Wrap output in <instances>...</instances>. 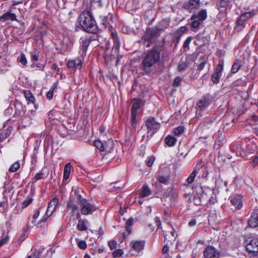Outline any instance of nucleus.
Returning a JSON list of instances; mask_svg holds the SVG:
<instances>
[{
  "label": "nucleus",
  "instance_id": "obj_1",
  "mask_svg": "<svg viewBox=\"0 0 258 258\" xmlns=\"http://www.w3.org/2000/svg\"><path fill=\"white\" fill-rule=\"evenodd\" d=\"M160 53L161 48L157 45H155L147 51L140 66V69L144 74L151 75L159 71L161 63Z\"/></svg>",
  "mask_w": 258,
  "mask_h": 258
},
{
  "label": "nucleus",
  "instance_id": "obj_2",
  "mask_svg": "<svg viewBox=\"0 0 258 258\" xmlns=\"http://www.w3.org/2000/svg\"><path fill=\"white\" fill-rule=\"evenodd\" d=\"M78 21L81 27L86 32L93 34L98 32L96 22L90 10L83 11L80 15Z\"/></svg>",
  "mask_w": 258,
  "mask_h": 258
},
{
  "label": "nucleus",
  "instance_id": "obj_3",
  "mask_svg": "<svg viewBox=\"0 0 258 258\" xmlns=\"http://www.w3.org/2000/svg\"><path fill=\"white\" fill-rule=\"evenodd\" d=\"M207 17V13L206 10H202L198 13L192 15L190 18L191 26L194 31L197 30L203 25L204 21Z\"/></svg>",
  "mask_w": 258,
  "mask_h": 258
},
{
  "label": "nucleus",
  "instance_id": "obj_4",
  "mask_svg": "<svg viewBox=\"0 0 258 258\" xmlns=\"http://www.w3.org/2000/svg\"><path fill=\"white\" fill-rule=\"evenodd\" d=\"M199 192H202V198L203 202L208 201L211 204L217 202L216 195L214 189L204 186L199 187Z\"/></svg>",
  "mask_w": 258,
  "mask_h": 258
},
{
  "label": "nucleus",
  "instance_id": "obj_5",
  "mask_svg": "<svg viewBox=\"0 0 258 258\" xmlns=\"http://www.w3.org/2000/svg\"><path fill=\"white\" fill-rule=\"evenodd\" d=\"M199 192H202V198L203 202L208 201L211 204L217 202L216 195L214 189L204 186L199 187Z\"/></svg>",
  "mask_w": 258,
  "mask_h": 258
},
{
  "label": "nucleus",
  "instance_id": "obj_6",
  "mask_svg": "<svg viewBox=\"0 0 258 258\" xmlns=\"http://www.w3.org/2000/svg\"><path fill=\"white\" fill-rule=\"evenodd\" d=\"M146 126L148 128L147 139L151 138L160 127L159 123L154 117L148 118L146 121Z\"/></svg>",
  "mask_w": 258,
  "mask_h": 258
},
{
  "label": "nucleus",
  "instance_id": "obj_7",
  "mask_svg": "<svg viewBox=\"0 0 258 258\" xmlns=\"http://www.w3.org/2000/svg\"><path fill=\"white\" fill-rule=\"evenodd\" d=\"M213 99V95L210 93H207L199 100L197 105L201 110H204L212 103Z\"/></svg>",
  "mask_w": 258,
  "mask_h": 258
},
{
  "label": "nucleus",
  "instance_id": "obj_8",
  "mask_svg": "<svg viewBox=\"0 0 258 258\" xmlns=\"http://www.w3.org/2000/svg\"><path fill=\"white\" fill-rule=\"evenodd\" d=\"M159 35V30L157 27H152L146 29L144 35L142 36L143 41H152L156 37Z\"/></svg>",
  "mask_w": 258,
  "mask_h": 258
},
{
  "label": "nucleus",
  "instance_id": "obj_9",
  "mask_svg": "<svg viewBox=\"0 0 258 258\" xmlns=\"http://www.w3.org/2000/svg\"><path fill=\"white\" fill-rule=\"evenodd\" d=\"M246 248L249 252H258V239L252 237H248L246 240Z\"/></svg>",
  "mask_w": 258,
  "mask_h": 258
},
{
  "label": "nucleus",
  "instance_id": "obj_10",
  "mask_svg": "<svg viewBox=\"0 0 258 258\" xmlns=\"http://www.w3.org/2000/svg\"><path fill=\"white\" fill-rule=\"evenodd\" d=\"M80 206L81 213L84 215L92 214L96 209L95 206L91 204L88 201L82 204Z\"/></svg>",
  "mask_w": 258,
  "mask_h": 258
},
{
  "label": "nucleus",
  "instance_id": "obj_11",
  "mask_svg": "<svg viewBox=\"0 0 258 258\" xmlns=\"http://www.w3.org/2000/svg\"><path fill=\"white\" fill-rule=\"evenodd\" d=\"M92 41V36L90 35H86L83 37H82L80 38V48L82 51V55L86 54V51L87 50L88 47L90 44L91 42Z\"/></svg>",
  "mask_w": 258,
  "mask_h": 258
},
{
  "label": "nucleus",
  "instance_id": "obj_12",
  "mask_svg": "<svg viewBox=\"0 0 258 258\" xmlns=\"http://www.w3.org/2000/svg\"><path fill=\"white\" fill-rule=\"evenodd\" d=\"M205 258H219V252L212 246L207 247L204 250Z\"/></svg>",
  "mask_w": 258,
  "mask_h": 258
},
{
  "label": "nucleus",
  "instance_id": "obj_13",
  "mask_svg": "<svg viewBox=\"0 0 258 258\" xmlns=\"http://www.w3.org/2000/svg\"><path fill=\"white\" fill-rule=\"evenodd\" d=\"M201 6L200 0H189L187 3L184 4V8L189 12H192L198 10Z\"/></svg>",
  "mask_w": 258,
  "mask_h": 258
},
{
  "label": "nucleus",
  "instance_id": "obj_14",
  "mask_svg": "<svg viewBox=\"0 0 258 258\" xmlns=\"http://www.w3.org/2000/svg\"><path fill=\"white\" fill-rule=\"evenodd\" d=\"M248 224L253 228L258 226V208H256L252 213L248 220Z\"/></svg>",
  "mask_w": 258,
  "mask_h": 258
},
{
  "label": "nucleus",
  "instance_id": "obj_15",
  "mask_svg": "<svg viewBox=\"0 0 258 258\" xmlns=\"http://www.w3.org/2000/svg\"><path fill=\"white\" fill-rule=\"evenodd\" d=\"M67 66L74 70L80 69L82 66V62L80 58H76L74 59L69 60L68 61Z\"/></svg>",
  "mask_w": 258,
  "mask_h": 258
},
{
  "label": "nucleus",
  "instance_id": "obj_16",
  "mask_svg": "<svg viewBox=\"0 0 258 258\" xmlns=\"http://www.w3.org/2000/svg\"><path fill=\"white\" fill-rule=\"evenodd\" d=\"M197 170V174H199V176L203 178H206L208 175V172L207 170V167L204 165H202L201 163L197 164L195 168Z\"/></svg>",
  "mask_w": 258,
  "mask_h": 258
},
{
  "label": "nucleus",
  "instance_id": "obj_17",
  "mask_svg": "<svg viewBox=\"0 0 258 258\" xmlns=\"http://www.w3.org/2000/svg\"><path fill=\"white\" fill-rule=\"evenodd\" d=\"M145 242L144 240H136L132 241L131 242V245L134 250L139 253L143 249L145 246Z\"/></svg>",
  "mask_w": 258,
  "mask_h": 258
},
{
  "label": "nucleus",
  "instance_id": "obj_18",
  "mask_svg": "<svg viewBox=\"0 0 258 258\" xmlns=\"http://www.w3.org/2000/svg\"><path fill=\"white\" fill-rule=\"evenodd\" d=\"M231 150L238 156L244 157L245 155L244 149L239 143L234 144L231 147Z\"/></svg>",
  "mask_w": 258,
  "mask_h": 258
},
{
  "label": "nucleus",
  "instance_id": "obj_19",
  "mask_svg": "<svg viewBox=\"0 0 258 258\" xmlns=\"http://www.w3.org/2000/svg\"><path fill=\"white\" fill-rule=\"evenodd\" d=\"M58 203V199L56 198L52 199L48 203L47 209L46 210L47 214L49 213L51 215L52 213L55 210L56 207Z\"/></svg>",
  "mask_w": 258,
  "mask_h": 258
},
{
  "label": "nucleus",
  "instance_id": "obj_20",
  "mask_svg": "<svg viewBox=\"0 0 258 258\" xmlns=\"http://www.w3.org/2000/svg\"><path fill=\"white\" fill-rule=\"evenodd\" d=\"M0 19L3 20L4 21H17L16 14L12 13L11 11H8L4 13L0 17Z\"/></svg>",
  "mask_w": 258,
  "mask_h": 258
},
{
  "label": "nucleus",
  "instance_id": "obj_21",
  "mask_svg": "<svg viewBox=\"0 0 258 258\" xmlns=\"http://www.w3.org/2000/svg\"><path fill=\"white\" fill-rule=\"evenodd\" d=\"M67 208L68 209L72 210V213H73L75 211L78 210V207L75 203V198L71 196L67 204Z\"/></svg>",
  "mask_w": 258,
  "mask_h": 258
},
{
  "label": "nucleus",
  "instance_id": "obj_22",
  "mask_svg": "<svg viewBox=\"0 0 258 258\" xmlns=\"http://www.w3.org/2000/svg\"><path fill=\"white\" fill-rule=\"evenodd\" d=\"M158 181L165 185L168 184L170 180V176L169 174H159L157 177Z\"/></svg>",
  "mask_w": 258,
  "mask_h": 258
},
{
  "label": "nucleus",
  "instance_id": "obj_23",
  "mask_svg": "<svg viewBox=\"0 0 258 258\" xmlns=\"http://www.w3.org/2000/svg\"><path fill=\"white\" fill-rule=\"evenodd\" d=\"M231 203L235 208L240 209L242 206V203L240 197H234L231 199Z\"/></svg>",
  "mask_w": 258,
  "mask_h": 258
},
{
  "label": "nucleus",
  "instance_id": "obj_24",
  "mask_svg": "<svg viewBox=\"0 0 258 258\" xmlns=\"http://www.w3.org/2000/svg\"><path fill=\"white\" fill-rule=\"evenodd\" d=\"M151 194V191L149 186L145 184L143 186L142 190L140 191V197L141 198H144L150 196Z\"/></svg>",
  "mask_w": 258,
  "mask_h": 258
},
{
  "label": "nucleus",
  "instance_id": "obj_25",
  "mask_svg": "<svg viewBox=\"0 0 258 258\" xmlns=\"http://www.w3.org/2000/svg\"><path fill=\"white\" fill-rule=\"evenodd\" d=\"M71 167L72 165L71 163H68L64 166L63 170V181L67 180L69 178L70 175Z\"/></svg>",
  "mask_w": 258,
  "mask_h": 258
},
{
  "label": "nucleus",
  "instance_id": "obj_26",
  "mask_svg": "<svg viewBox=\"0 0 258 258\" xmlns=\"http://www.w3.org/2000/svg\"><path fill=\"white\" fill-rule=\"evenodd\" d=\"M200 63L198 65L197 70L201 71L205 68V64L208 61V57L205 55L201 56L199 58Z\"/></svg>",
  "mask_w": 258,
  "mask_h": 258
},
{
  "label": "nucleus",
  "instance_id": "obj_27",
  "mask_svg": "<svg viewBox=\"0 0 258 258\" xmlns=\"http://www.w3.org/2000/svg\"><path fill=\"white\" fill-rule=\"evenodd\" d=\"M58 82H56L54 83L51 86L50 90L46 94V97L49 100H51L53 96V92L56 91L57 87Z\"/></svg>",
  "mask_w": 258,
  "mask_h": 258
},
{
  "label": "nucleus",
  "instance_id": "obj_28",
  "mask_svg": "<svg viewBox=\"0 0 258 258\" xmlns=\"http://www.w3.org/2000/svg\"><path fill=\"white\" fill-rule=\"evenodd\" d=\"M176 142V138L172 136H167L165 139V143L169 147L174 146Z\"/></svg>",
  "mask_w": 258,
  "mask_h": 258
},
{
  "label": "nucleus",
  "instance_id": "obj_29",
  "mask_svg": "<svg viewBox=\"0 0 258 258\" xmlns=\"http://www.w3.org/2000/svg\"><path fill=\"white\" fill-rule=\"evenodd\" d=\"M24 94L28 103H33L35 101V97L29 90H25Z\"/></svg>",
  "mask_w": 258,
  "mask_h": 258
},
{
  "label": "nucleus",
  "instance_id": "obj_30",
  "mask_svg": "<svg viewBox=\"0 0 258 258\" xmlns=\"http://www.w3.org/2000/svg\"><path fill=\"white\" fill-rule=\"evenodd\" d=\"M2 237H3V238L0 240V247L8 242L9 239L8 232L6 233V230L3 229Z\"/></svg>",
  "mask_w": 258,
  "mask_h": 258
},
{
  "label": "nucleus",
  "instance_id": "obj_31",
  "mask_svg": "<svg viewBox=\"0 0 258 258\" xmlns=\"http://www.w3.org/2000/svg\"><path fill=\"white\" fill-rule=\"evenodd\" d=\"M241 66L240 60L238 59L236 60L232 66L231 72L233 74L237 73L241 68Z\"/></svg>",
  "mask_w": 258,
  "mask_h": 258
},
{
  "label": "nucleus",
  "instance_id": "obj_32",
  "mask_svg": "<svg viewBox=\"0 0 258 258\" xmlns=\"http://www.w3.org/2000/svg\"><path fill=\"white\" fill-rule=\"evenodd\" d=\"M141 100L140 99H134L133 100L131 112L137 113V110L139 108Z\"/></svg>",
  "mask_w": 258,
  "mask_h": 258
},
{
  "label": "nucleus",
  "instance_id": "obj_33",
  "mask_svg": "<svg viewBox=\"0 0 258 258\" xmlns=\"http://www.w3.org/2000/svg\"><path fill=\"white\" fill-rule=\"evenodd\" d=\"M169 25V22L168 20L163 19L160 22L157 28L159 31L164 30L167 28Z\"/></svg>",
  "mask_w": 258,
  "mask_h": 258
},
{
  "label": "nucleus",
  "instance_id": "obj_34",
  "mask_svg": "<svg viewBox=\"0 0 258 258\" xmlns=\"http://www.w3.org/2000/svg\"><path fill=\"white\" fill-rule=\"evenodd\" d=\"M74 195L75 197L77 198V203L80 205L88 201L86 199H84L82 197V196L79 194V191L78 190H75Z\"/></svg>",
  "mask_w": 258,
  "mask_h": 258
},
{
  "label": "nucleus",
  "instance_id": "obj_35",
  "mask_svg": "<svg viewBox=\"0 0 258 258\" xmlns=\"http://www.w3.org/2000/svg\"><path fill=\"white\" fill-rule=\"evenodd\" d=\"M85 220H80L78 221L77 227L78 230L80 231H86L87 229V227L85 224Z\"/></svg>",
  "mask_w": 258,
  "mask_h": 258
},
{
  "label": "nucleus",
  "instance_id": "obj_36",
  "mask_svg": "<svg viewBox=\"0 0 258 258\" xmlns=\"http://www.w3.org/2000/svg\"><path fill=\"white\" fill-rule=\"evenodd\" d=\"M137 113L131 112L132 126L133 130H136L137 120L136 119V115Z\"/></svg>",
  "mask_w": 258,
  "mask_h": 258
},
{
  "label": "nucleus",
  "instance_id": "obj_37",
  "mask_svg": "<svg viewBox=\"0 0 258 258\" xmlns=\"http://www.w3.org/2000/svg\"><path fill=\"white\" fill-rule=\"evenodd\" d=\"M94 144L95 147L100 151H103L105 150L104 144L100 140H95Z\"/></svg>",
  "mask_w": 258,
  "mask_h": 258
},
{
  "label": "nucleus",
  "instance_id": "obj_38",
  "mask_svg": "<svg viewBox=\"0 0 258 258\" xmlns=\"http://www.w3.org/2000/svg\"><path fill=\"white\" fill-rule=\"evenodd\" d=\"M197 170L194 169L192 172L190 174V175L189 176V177L187 178L186 181L188 182V183H192L194 179L197 176Z\"/></svg>",
  "mask_w": 258,
  "mask_h": 258
},
{
  "label": "nucleus",
  "instance_id": "obj_39",
  "mask_svg": "<svg viewBox=\"0 0 258 258\" xmlns=\"http://www.w3.org/2000/svg\"><path fill=\"white\" fill-rule=\"evenodd\" d=\"M184 132V127L182 126H179L173 130V133L175 136H179Z\"/></svg>",
  "mask_w": 258,
  "mask_h": 258
},
{
  "label": "nucleus",
  "instance_id": "obj_40",
  "mask_svg": "<svg viewBox=\"0 0 258 258\" xmlns=\"http://www.w3.org/2000/svg\"><path fill=\"white\" fill-rule=\"evenodd\" d=\"M20 167V163L18 162H16L10 167L9 171L10 172H14L17 171Z\"/></svg>",
  "mask_w": 258,
  "mask_h": 258
},
{
  "label": "nucleus",
  "instance_id": "obj_41",
  "mask_svg": "<svg viewBox=\"0 0 258 258\" xmlns=\"http://www.w3.org/2000/svg\"><path fill=\"white\" fill-rule=\"evenodd\" d=\"M188 65L186 62L180 61L178 65V70L179 72L185 70L187 68Z\"/></svg>",
  "mask_w": 258,
  "mask_h": 258
},
{
  "label": "nucleus",
  "instance_id": "obj_42",
  "mask_svg": "<svg viewBox=\"0 0 258 258\" xmlns=\"http://www.w3.org/2000/svg\"><path fill=\"white\" fill-rule=\"evenodd\" d=\"M169 52L168 51H165L162 53V58H161V61L162 60V62H165L167 61L169 59Z\"/></svg>",
  "mask_w": 258,
  "mask_h": 258
},
{
  "label": "nucleus",
  "instance_id": "obj_43",
  "mask_svg": "<svg viewBox=\"0 0 258 258\" xmlns=\"http://www.w3.org/2000/svg\"><path fill=\"white\" fill-rule=\"evenodd\" d=\"M133 220L131 218L129 219L125 223V228L126 231L128 232V234H130L131 232V226L133 225Z\"/></svg>",
  "mask_w": 258,
  "mask_h": 258
},
{
  "label": "nucleus",
  "instance_id": "obj_44",
  "mask_svg": "<svg viewBox=\"0 0 258 258\" xmlns=\"http://www.w3.org/2000/svg\"><path fill=\"white\" fill-rule=\"evenodd\" d=\"M228 1L229 0H221L217 5L218 8L219 9L220 8H225L228 6Z\"/></svg>",
  "mask_w": 258,
  "mask_h": 258
},
{
  "label": "nucleus",
  "instance_id": "obj_45",
  "mask_svg": "<svg viewBox=\"0 0 258 258\" xmlns=\"http://www.w3.org/2000/svg\"><path fill=\"white\" fill-rule=\"evenodd\" d=\"M33 201V199L32 198H28L26 200H25L23 203L22 206V208L24 209L26 208L29 205H30Z\"/></svg>",
  "mask_w": 258,
  "mask_h": 258
},
{
  "label": "nucleus",
  "instance_id": "obj_46",
  "mask_svg": "<svg viewBox=\"0 0 258 258\" xmlns=\"http://www.w3.org/2000/svg\"><path fill=\"white\" fill-rule=\"evenodd\" d=\"M254 13H253L252 12H246L241 16V18H243V20L244 21L246 19L251 18L252 16L254 15Z\"/></svg>",
  "mask_w": 258,
  "mask_h": 258
},
{
  "label": "nucleus",
  "instance_id": "obj_47",
  "mask_svg": "<svg viewBox=\"0 0 258 258\" xmlns=\"http://www.w3.org/2000/svg\"><path fill=\"white\" fill-rule=\"evenodd\" d=\"M192 39V36L188 37L183 43V47L184 49H189V44L190 43L191 39Z\"/></svg>",
  "mask_w": 258,
  "mask_h": 258
},
{
  "label": "nucleus",
  "instance_id": "obj_48",
  "mask_svg": "<svg viewBox=\"0 0 258 258\" xmlns=\"http://www.w3.org/2000/svg\"><path fill=\"white\" fill-rule=\"evenodd\" d=\"M220 77H221V76L214 73L212 75L211 79L214 83L217 84L219 82V79H220Z\"/></svg>",
  "mask_w": 258,
  "mask_h": 258
},
{
  "label": "nucleus",
  "instance_id": "obj_49",
  "mask_svg": "<svg viewBox=\"0 0 258 258\" xmlns=\"http://www.w3.org/2000/svg\"><path fill=\"white\" fill-rule=\"evenodd\" d=\"M223 65L222 63H219L218 64L216 69V70H215V73L220 75L221 76V74H222V72L223 71Z\"/></svg>",
  "mask_w": 258,
  "mask_h": 258
},
{
  "label": "nucleus",
  "instance_id": "obj_50",
  "mask_svg": "<svg viewBox=\"0 0 258 258\" xmlns=\"http://www.w3.org/2000/svg\"><path fill=\"white\" fill-rule=\"evenodd\" d=\"M18 59L23 66H26L27 63V59L25 55L23 53L20 54V56L18 58Z\"/></svg>",
  "mask_w": 258,
  "mask_h": 258
},
{
  "label": "nucleus",
  "instance_id": "obj_51",
  "mask_svg": "<svg viewBox=\"0 0 258 258\" xmlns=\"http://www.w3.org/2000/svg\"><path fill=\"white\" fill-rule=\"evenodd\" d=\"M10 134L8 131H2L0 133V141H3L9 136Z\"/></svg>",
  "mask_w": 258,
  "mask_h": 258
},
{
  "label": "nucleus",
  "instance_id": "obj_52",
  "mask_svg": "<svg viewBox=\"0 0 258 258\" xmlns=\"http://www.w3.org/2000/svg\"><path fill=\"white\" fill-rule=\"evenodd\" d=\"M123 250L121 249H117L114 250L112 253L114 257L121 256L123 254Z\"/></svg>",
  "mask_w": 258,
  "mask_h": 258
},
{
  "label": "nucleus",
  "instance_id": "obj_53",
  "mask_svg": "<svg viewBox=\"0 0 258 258\" xmlns=\"http://www.w3.org/2000/svg\"><path fill=\"white\" fill-rule=\"evenodd\" d=\"M108 244L111 249H114L116 247L117 242L115 240H110L108 241Z\"/></svg>",
  "mask_w": 258,
  "mask_h": 258
},
{
  "label": "nucleus",
  "instance_id": "obj_54",
  "mask_svg": "<svg viewBox=\"0 0 258 258\" xmlns=\"http://www.w3.org/2000/svg\"><path fill=\"white\" fill-rule=\"evenodd\" d=\"M78 246L81 249H84L87 247V244L84 240H80L78 243Z\"/></svg>",
  "mask_w": 258,
  "mask_h": 258
},
{
  "label": "nucleus",
  "instance_id": "obj_55",
  "mask_svg": "<svg viewBox=\"0 0 258 258\" xmlns=\"http://www.w3.org/2000/svg\"><path fill=\"white\" fill-rule=\"evenodd\" d=\"M181 81V78L179 77H177L175 78L173 83V85L174 86H178L180 85V82Z\"/></svg>",
  "mask_w": 258,
  "mask_h": 258
},
{
  "label": "nucleus",
  "instance_id": "obj_56",
  "mask_svg": "<svg viewBox=\"0 0 258 258\" xmlns=\"http://www.w3.org/2000/svg\"><path fill=\"white\" fill-rule=\"evenodd\" d=\"M43 176H44V173L42 172H40L37 173L35 174L34 179H35V181H37L38 180H40V179L43 178Z\"/></svg>",
  "mask_w": 258,
  "mask_h": 258
},
{
  "label": "nucleus",
  "instance_id": "obj_57",
  "mask_svg": "<svg viewBox=\"0 0 258 258\" xmlns=\"http://www.w3.org/2000/svg\"><path fill=\"white\" fill-rule=\"evenodd\" d=\"M154 160H155V158L154 157H150L147 161V166L149 167L153 165Z\"/></svg>",
  "mask_w": 258,
  "mask_h": 258
},
{
  "label": "nucleus",
  "instance_id": "obj_58",
  "mask_svg": "<svg viewBox=\"0 0 258 258\" xmlns=\"http://www.w3.org/2000/svg\"><path fill=\"white\" fill-rule=\"evenodd\" d=\"M202 198V192H199V188L197 189V191L194 195L193 199H200Z\"/></svg>",
  "mask_w": 258,
  "mask_h": 258
},
{
  "label": "nucleus",
  "instance_id": "obj_59",
  "mask_svg": "<svg viewBox=\"0 0 258 258\" xmlns=\"http://www.w3.org/2000/svg\"><path fill=\"white\" fill-rule=\"evenodd\" d=\"M194 203L196 205H200L202 204L203 201V198L200 199H193Z\"/></svg>",
  "mask_w": 258,
  "mask_h": 258
},
{
  "label": "nucleus",
  "instance_id": "obj_60",
  "mask_svg": "<svg viewBox=\"0 0 258 258\" xmlns=\"http://www.w3.org/2000/svg\"><path fill=\"white\" fill-rule=\"evenodd\" d=\"M50 216V215H49V214H47V213L46 212L45 214L43 216L42 218L40 220V222H45L46 220H47V219L48 218V217L49 216Z\"/></svg>",
  "mask_w": 258,
  "mask_h": 258
},
{
  "label": "nucleus",
  "instance_id": "obj_61",
  "mask_svg": "<svg viewBox=\"0 0 258 258\" xmlns=\"http://www.w3.org/2000/svg\"><path fill=\"white\" fill-rule=\"evenodd\" d=\"M31 59L32 61H37L38 60V55L35 53L32 54Z\"/></svg>",
  "mask_w": 258,
  "mask_h": 258
},
{
  "label": "nucleus",
  "instance_id": "obj_62",
  "mask_svg": "<svg viewBox=\"0 0 258 258\" xmlns=\"http://www.w3.org/2000/svg\"><path fill=\"white\" fill-rule=\"evenodd\" d=\"M167 245L168 243L166 244L163 247L162 252L164 253H167L169 250V247Z\"/></svg>",
  "mask_w": 258,
  "mask_h": 258
},
{
  "label": "nucleus",
  "instance_id": "obj_63",
  "mask_svg": "<svg viewBox=\"0 0 258 258\" xmlns=\"http://www.w3.org/2000/svg\"><path fill=\"white\" fill-rule=\"evenodd\" d=\"M170 234L172 236V237L170 239H169V241L174 240L177 235L175 233L174 231H171L170 232Z\"/></svg>",
  "mask_w": 258,
  "mask_h": 258
},
{
  "label": "nucleus",
  "instance_id": "obj_64",
  "mask_svg": "<svg viewBox=\"0 0 258 258\" xmlns=\"http://www.w3.org/2000/svg\"><path fill=\"white\" fill-rule=\"evenodd\" d=\"M155 221H156V222L157 223V226L158 228H160L161 225V221H160L159 218L156 217Z\"/></svg>",
  "mask_w": 258,
  "mask_h": 258
}]
</instances>
